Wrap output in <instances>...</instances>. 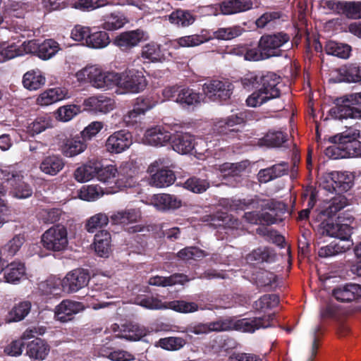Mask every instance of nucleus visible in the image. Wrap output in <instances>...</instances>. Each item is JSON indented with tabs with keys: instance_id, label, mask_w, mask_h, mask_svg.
Wrapping results in <instances>:
<instances>
[{
	"instance_id": "nucleus-40",
	"label": "nucleus",
	"mask_w": 361,
	"mask_h": 361,
	"mask_svg": "<svg viewBox=\"0 0 361 361\" xmlns=\"http://www.w3.org/2000/svg\"><path fill=\"white\" fill-rule=\"evenodd\" d=\"M140 214L135 209H129L118 211L113 214L111 217V221L114 224L127 225L131 223H135L140 219Z\"/></svg>"
},
{
	"instance_id": "nucleus-20",
	"label": "nucleus",
	"mask_w": 361,
	"mask_h": 361,
	"mask_svg": "<svg viewBox=\"0 0 361 361\" xmlns=\"http://www.w3.org/2000/svg\"><path fill=\"white\" fill-rule=\"evenodd\" d=\"M171 140V133L160 126L147 129L144 135L145 142L155 147L164 146Z\"/></svg>"
},
{
	"instance_id": "nucleus-34",
	"label": "nucleus",
	"mask_w": 361,
	"mask_h": 361,
	"mask_svg": "<svg viewBox=\"0 0 361 361\" xmlns=\"http://www.w3.org/2000/svg\"><path fill=\"white\" fill-rule=\"evenodd\" d=\"M99 169V161H89L75 171L74 177L76 180L80 183L89 181L94 177L97 178V170Z\"/></svg>"
},
{
	"instance_id": "nucleus-49",
	"label": "nucleus",
	"mask_w": 361,
	"mask_h": 361,
	"mask_svg": "<svg viewBox=\"0 0 361 361\" xmlns=\"http://www.w3.org/2000/svg\"><path fill=\"white\" fill-rule=\"evenodd\" d=\"M117 173L118 169L116 166L113 165H108L104 167L99 161V169L97 170V178L99 181L108 185L112 183L117 185Z\"/></svg>"
},
{
	"instance_id": "nucleus-4",
	"label": "nucleus",
	"mask_w": 361,
	"mask_h": 361,
	"mask_svg": "<svg viewBox=\"0 0 361 361\" xmlns=\"http://www.w3.org/2000/svg\"><path fill=\"white\" fill-rule=\"evenodd\" d=\"M41 242L47 250L54 252L64 250L68 244L66 228L61 224L51 226L42 234Z\"/></svg>"
},
{
	"instance_id": "nucleus-32",
	"label": "nucleus",
	"mask_w": 361,
	"mask_h": 361,
	"mask_svg": "<svg viewBox=\"0 0 361 361\" xmlns=\"http://www.w3.org/2000/svg\"><path fill=\"white\" fill-rule=\"evenodd\" d=\"M211 39L212 37L207 36L204 33V31H202L200 34H195L179 37L172 42V46L174 48L193 47L201 45L209 41Z\"/></svg>"
},
{
	"instance_id": "nucleus-43",
	"label": "nucleus",
	"mask_w": 361,
	"mask_h": 361,
	"mask_svg": "<svg viewBox=\"0 0 361 361\" xmlns=\"http://www.w3.org/2000/svg\"><path fill=\"white\" fill-rule=\"evenodd\" d=\"M325 51L329 55L346 59L350 55L351 47L347 44L329 41L325 46Z\"/></svg>"
},
{
	"instance_id": "nucleus-30",
	"label": "nucleus",
	"mask_w": 361,
	"mask_h": 361,
	"mask_svg": "<svg viewBox=\"0 0 361 361\" xmlns=\"http://www.w3.org/2000/svg\"><path fill=\"white\" fill-rule=\"evenodd\" d=\"M49 352V345L47 342L39 338L27 343L26 353L31 357L36 360H44Z\"/></svg>"
},
{
	"instance_id": "nucleus-38",
	"label": "nucleus",
	"mask_w": 361,
	"mask_h": 361,
	"mask_svg": "<svg viewBox=\"0 0 361 361\" xmlns=\"http://www.w3.org/2000/svg\"><path fill=\"white\" fill-rule=\"evenodd\" d=\"M44 75L39 69H32L25 73L23 78V86L29 90H37L45 84Z\"/></svg>"
},
{
	"instance_id": "nucleus-3",
	"label": "nucleus",
	"mask_w": 361,
	"mask_h": 361,
	"mask_svg": "<svg viewBox=\"0 0 361 361\" xmlns=\"http://www.w3.org/2000/svg\"><path fill=\"white\" fill-rule=\"evenodd\" d=\"M329 115L335 119L361 118V92L335 99Z\"/></svg>"
},
{
	"instance_id": "nucleus-50",
	"label": "nucleus",
	"mask_w": 361,
	"mask_h": 361,
	"mask_svg": "<svg viewBox=\"0 0 361 361\" xmlns=\"http://www.w3.org/2000/svg\"><path fill=\"white\" fill-rule=\"evenodd\" d=\"M287 140V134L280 130H269L261 140L262 145L267 147H280Z\"/></svg>"
},
{
	"instance_id": "nucleus-51",
	"label": "nucleus",
	"mask_w": 361,
	"mask_h": 361,
	"mask_svg": "<svg viewBox=\"0 0 361 361\" xmlns=\"http://www.w3.org/2000/svg\"><path fill=\"white\" fill-rule=\"evenodd\" d=\"M279 302V298L276 294H265L261 296L253 304V308L257 312H265L276 307Z\"/></svg>"
},
{
	"instance_id": "nucleus-17",
	"label": "nucleus",
	"mask_w": 361,
	"mask_h": 361,
	"mask_svg": "<svg viewBox=\"0 0 361 361\" xmlns=\"http://www.w3.org/2000/svg\"><path fill=\"white\" fill-rule=\"evenodd\" d=\"M85 309L84 305L80 302L71 300H63L55 308V317L61 322H66L73 319V316Z\"/></svg>"
},
{
	"instance_id": "nucleus-52",
	"label": "nucleus",
	"mask_w": 361,
	"mask_h": 361,
	"mask_svg": "<svg viewBox=\"0 0 361 361\" xmlns=\"http://www.w3.org/2000/svg\"><path fill=\"white\" fill-rule=\"evenodd\" d=\"M198 308V305L194 302H187L183 300L166 302V309L180 313H192L197 311Z\"/></svg>"
},
{
	"instance_id": "nucleus-60",
	"label": "nucleus",
	"mask_w": 361,
	"mask_h": 361,
	"mask_svg": "<svg viewBox=\"0 0 361 361\" xmlns=\"http://www.w3.org/2000/svg\"><path fill=\"white\" fill-rule=\"evenodd\" d=\"M25 242V238L23 234L15 235L2 247L4 255H6V257H13L19 251Z\"/></svg>"
},
{
	"instance_id": "nucleus-45",
	"label": "nucleus",
	"mask_w": 361,
	"mask_h": 361,
	"mask_svg": "<svg viewBox=\"0 0 361 361\" xmlns=\"http://www.w3.org/2000/svg\"><path fill=\"white\" fill-rule=\"evenodd\" d=\"M128 20L120 13H113L104 18L102 27L104 30L113 31L123 27Z\"/></svg>"
},
{
	"instance_id": "nucleus-8",
	"label": "nucleus",
	"mask_w": 361,
	"mask_h": 361,
	"mask_svg": "<svg viewBox=\"0 0 361 361\" xmlns=\"http://www.w3.org/2000/svg\"><path fill=\"white\" fill-rule=\"evenodd\" d=\"M246 115L245 112L233 114L225 119L215 123L213 127L214 133L220 135H224L227 138L235 137L239 130L233 128L245 122Z\"/></svg>"
},
{
	"instance_id": "nucleus-37",
	"label": "nucleus",
	"mask_w": 361,
	"mask_h": 361,
	"mask_svg": "<svg viewBox=\"0 0 361 361\" xmlns=\"http://www.w3.org/2000/svg\"><path fill=\"white\" fill-rule=\"evenodd\" d=\"M154 206L161 211L176 209L181 206V200L175 195L169 194H159L154 196Z\"/></svg>"
},
{
	"instance_id": "nucleus-46",
	"label": "nucleus",
	"mask_w": 361,
	"mask_h": 361,
	"mask_svg": "<svg viewBox=\"0 0 361 361\" xmlns=\"http://www.w3.org/2000/svg\"><path fill=\"white\" fill-rule=\"evenodd\" d=\"M61 281L59 279L50 277L38 283V290L42 295H58L61 290Z\"/></svg>"
},
{
	"instance_id": "nucleus-59",
	"label": "nucleus",
	"mask_w": 361,
	"mask_h": 361,
	"mask_svg": "<svg viewBox=\"0 0 361 361\" xmlns=\"http://www.w3.org/2000/svg\"><path fill=\"white\" fill-rule=\"evenodd\" d=\"M243 32V29L238 25L227 27H219L213 32V37L219 40H231Z\"/></svg>"
},
{
	"instance_id": "nucleus-55",
	"label": "nucleus",
	"mask_w": 361,
	"mask_h": 361,
	"mask_svg": "<svg viewBox=\"0 0 361 361\" xmlns=\"http://www.w3.org/2000/svg\"><path fill=\"white\" fill-rule=\"evenodd\" d=\"M109 222V216L104 213H98L90 217L85 224L88 233H94L97 229L106 226Z\"/></svg>"
},
{
	"instance_id": "nucleus-54",
	"label": "nucleus",
	"mask_w": 361,
	"mask_h": 361,
	"mask_svg": "<svg viewBox=\"0 0 361 361\" xmlns=\"http://www.w3.org/2000/svg\"><path fill=\"white\" fill-rule=\"evenodd\" d=\"M276 257V255L274 250L267 247H258L254 250L249 255V258L251 260H255L257 262H274Z\"/></svg>"
},
{
	"instance_id": "nucleus-5",
	"label": "nucleus",
	"mask_w": 361,
	"mask_h": 361,
	"mask_svg": "<svg viewBox=\"0 0 361 361\" xmlns=\"http://www.w3.org/2000/svg\"><path fill=\"white\" fill-rule=\"evenodd\" d=\"M324 188L338 195L349 190L353 185V176L347 172L331 171L324 176Z\"/></svg>"
},
{
	"instance_id": "nucleus-48",
	"label": "nucleus",
	"mask_w": 361,
	"mask_h": 361,
	"mask_svg": "<svg viewBox=\"0 0 361 361\" xmlns=\"http://www.w3.org/2000/svg\"><path fill=\"white\" fill-rule=\"evenodd\" d=\"M61 49L59 44L52 39L44 40L40 44L38 57L42 60H49Z\"/></svg>"
},
{
	"instance_id": "nucleus-36",
	"label": "nucleus",
	"mask_w": 361,
	"mask_h": 361,
	"mask_svg": "<svg viewBox=\"0 0 361 361\" xmlns=\"http://www.w3.org/2000/svg\"><path fill=\"white\" fill-rule=\"evenodd\" d=\"M254 276L255 284L259 289L269 291L276 286L277 276L273 272L265 269H260Z\"/></svg>"
},
{
	"instance_id": "nucleus-22",
	"label": "nucleus",
	"mask_w": 361,
	"mask_h": 361,
	"mask_svg": "<svg viewBox=\"0 0 361 361\" xmlns=\"http://www.w3.org/2000/svg\"><path fill=\"white\" fill-rule=\"evenodd\" d=\"M23 176L17 171L8 173L6 180L13 189L14 196L19 199H25L32 195V189L29 184L23 180Z\"/></svg>"
},
{
	"instance_id": "nucleus-44",
	"label": "nucleus",
	"mask_w": 361,
	"mask_h": 361,
	"mask_svg": "<svg viewBox=\"0 0 361 361\" xmlns=\"http://www.w3.org/2000/svg\"><path fill=\"white\" fill-rule=\"evenodd\" d=\"M110 39L108 33L104 31H90L87 38L86 46L92 49H102L108 46Z\"/></svg>"
},
{
	"instance_id": "nucleus-62",
	"label": "nucleus",
	"mask_w": 361,
	"mask_h": 361,
	"mask_svg": "<svg viewBox=\"0 0 361 361\" xmlns=\"http://www.w3.org/2000/svg\"><path fill=\"white\" fill-rule=\"evenodd\" d=\"M158 345L161 348L176 351L181 349L186 344V341L180 337H166L160 338L158 342Z\"/></svg>"
},
{
	"instance_id": "nucleus-14",
	"label": "nucleus",
	"mask_w": 361,
	"mask_h": 361,
	"mask_svg": "<svg viewBox=\"0 0 361 361\" xmlns=\"http://www.w3.org/2000/svg\"><path fill=\"white\" fill-rule=\"evenodd\" d=\"M132 143L131 133L121 130L114 133L108 137L106 147L111 153H121L128 149Z\"/></svg>"
},
{
	"instance_id": "nucleus-47",
	"label": "nucleus",
	"mask_w": 361,
	"mask_h": 361,
	"mask_svg": "<svg viewBox=\"0 0 361 361\" xmlns=\"http://www.w3.org/2000/svg\"><path fill=\"white\" fill-rule=\"evenodd\" d=\"M136 171L129 164L121 166L117 173V185L121 187H128L133 183V179L135 177Z\"/></svg>"
},
{
	"instance_id": "nucleus-29",
	"label": "nucleus",
	"mask_w": 361,
	"mask_h": 361,
	"mask_svg": "<svg viewBox=\"0 0 361 361\" xmlns=\"http://www.w3.org/2000/svg\"><path fill=\"white\" fill-rule=\"evenodd\" d=\"M150 174L149 184L157 188L171 185L176 180V175L171 169L156 170Z\"/></svg>"
},
{
	"instance_id": "nucleus-35",
	"label": "nucleus",
	"mask_w": 361,
	"mask_h": 361,
	"mask_svg": "<svg viewBox=\"0 0 361 361\" xmlns=\"http://www.w3.org/2000/svg\"><path fill=\"white\" fill-rule=\"evenodd\" d=\"M25 274L26 269L25 264L18 261L11 262L4 269V278L6 281L10 283H16L22 279H25Z\"/></svg>"
},
{
	"instance_id": "nucleus-64",
	"label": "nucleus",
	"mask_w": 361,
	"mask_h": 361,
	"mask_svg": "<svg viewBox=\"0 0 361 361\" xmlns=\"http://www.w3.org/2000/svg\"><path fill=\"white\" fill-rule=\"evenodd\" d=\"M183 186L185 189L192 192L202 193L209 187V183L206 180L192 177L184 183Z\"/></svg>"
},
{
	"instance_id": "nucleus-10",
	"label": "nucleus",
	"mask_w": 361,
	"mask_h": 361,
	"mask_svg": "<svg viewBox=\"0 0 361 361\" xmlns=\"http://www.w3.org/2000/svg\"><path fill=\"white\" fill-rule=\"evenodd\" d=\"M252 3L250 0H224L219 5L209 6L210 13L217 16L219 13L230 15L243 12L250 9Z\"/></svg>"
},
{
	"instance_id": "nucleus-41",
	"label": "nucleus",
	"mask_w": 361,
	"mask_h": 361,
	"mask_svg": "<svg viewBox=\"0 0 361 361\" xmlns=\"http://www.w3.org/2000/svg\"><path fill=\"white\" fill-rule=\"evenodd\" d=\"M186 276L183 274H174L169 276H155L149 279V284L156 286H171L176 284H183L186 280Z\"/></svg>"
},
{
	"instance_id": "nucleus-13",
	"label": "nucleus",
	"mask_w": 361,
	"mask_h": 361,
	"mask_svg": "<svg viewBox=\"0 0 361 361\" xmlns=\"http://www.w3.org/2000/svg\"><path fill=\"white\" fill-rule=\"evenodd\" d=\"M90 275L87 270L76 269L68 272L61 282L63 288H68L69 292H77L87 285Z\"/></svg>"
},
{
	"instance_id": "nucleus-23",
	"label": "nucleus",
	"mask_w": 361,
	"mask_h": 361,
	"mask_svg": "<svg viewBox=\"0 0 361 361\" xmlns=\"http://www.w3.org/2000/svg\"><path fill=\"white\" fill-rule=\"evenodd\" d=\"M144 60V63H157L161 62L164 59L161 54L160 46L155 42H150L145 44L142 49L141 57H137L133 65L136 66H141L140 62Z\"/></svg>"
},
{
	"instance_id": "nucleus-9",
	"label": "nucleus",
	"mask_w": 361,
	"mask_h": 361,
	"mask_svg": "<svg viewBox=\"0 0 361 361\" xmlns=\"http://www.w3.org/2000/svg\"><path fill=\"white\" fill-rule=\"evenodd\" d=\"M145 69H126L122 75L121 87L131 93H138L143 91L147 85L144 75Z\"/></svg>"
},
{
	"instance_id": "nucleus-6",
	"label": "nucleus",
	"mask_w": 361,
	"mask_h": 361,
	"mask_svg": "<svg viewBox=\"0 0 361 361\" xmlns=\"http://www.w3.org/2000/svg\"><path fill=\"white\" fill-rule=\"evenodd\" d=\"M290 40L288 35L277 32L273 35H265L261 37L258 47L265 51L268 58L281 54V48Z\"/></svg>"
},
{
	"instance_id": "nucleus-25",
	"label": "nucleus",
	"mask_w": 361,
	"mask_h": 361,
	"mask_svg": "<svg viewBox=\"0 0 361 361\" xmlns=\"http://www.w3.org/2000/svg\"><path fill=\"white\" fill-rule=\"evenodd\" d=\"M194 135L188 133H181L175 135L172 140L173 149L181 154H188L195 148Z\"/></svg>"
},
{
	"instance_id": "nucleus-16",
	"label": "nucleus",
	"mask_w": 361,
	"mask_h": 361,
	"mask_svg": "<svg viewBox=\"0 0 361 361\" xmlns=\"http://www.w3.org/2000/svg\"><path fill=\"white\" fill-rule=\"evenodd\" d=\"M148 39L149 35L146 32L137 29L121 33L114 39V44L121 49H127L136 47L140 42Z\"/></svg>"
},
{
	"instance_id": "nucleus-27",
	"label": "nucleus",
	"mask_w": 361,
	"mask_h": 361,
	"mask_svg": "<svg viewBox=\"0 0 361 361\" xmlns=\"http://www.w3.org/2000/svg\"><path fill=\"white\" fill-rule=\"evenodd\" d=\"M166 18L171 25L177 27H189L196 20L195 16L191 11L181 8L172 11Z\"/></svg>"
},
{
	"instance_id": "nucleus-2",
	"label": "nucleus",
	"mask_w": 361,
	"mask_h": 361,
	"mask_svg": "<svg viewBox=\"0 0 361 361\" xmlns=\"http://www.w3.org/2000/svg\"><path fill=\"white\" fill-rule=\"evenodd\" d=\"M281 82V78L273 72H268L261 76L249 72L241 79L244 88H259L262 93L268 96L269 100L281 96V90L279 87Z\"/></svg>"
},
{
	"instance_id": "nucleus-19",
	"label": "nucleus",
	"mask_w": 361,
	"mask_h": 361,
	"mask_svg": "<svg viewBox=\"0 0 361 361\" xmlns=\"http://www.w3.org/2000/svg\"><path fill=\"white\" fill-rule=\"evenodd\" d=\"M332 295L341 302H350L361 298V286L357 283H345L333 289Z\"/></svg>"
},
{
	"instance_id": "nucleus-7",
	"label": "nucleus",
	"mask_w": 361,
	"mask_h": 361,
	"mask_svg": "<svg viewBox=\"0 0 361 361\" xmlns=\"http://www.w3.org/2000/svg\"><path fill=\"white\" fill-rule=\"evenodd\" d=\"M360 135V130L349 128L341 134L334 135L332 139L343 141L342 147H345L347 158L360 157H361V142L358 140Z\"/></svg>"
},
{
	"instance_id": "nucleus-18",
	"label": "nucleus",
	"mask_w": 361,
	"mask_h": 361,
	"mask_svg": "<svg viewBox=\"0 0 361 361\" xmlns=\"http://www.w3.org/2000/svg\"><path fill=\"white\" fill-rule=\"evenodd\" d=\"M83 109L95 113L106 114L114 108V101L104 95L90 97L83 102Z\"/></svg>"
},
{
	"instance_id": "nucleus-39",
	"label": "nucleus",
	"mask_w": 361,
	"mask_h": 361,
	"mask_svg": "<svg viewBox=\"0 0 361 361\" xmlns=\"http://www.w3.org/2000/svg\"><path fill=\"white\" fill-rule=\"evenodd\" d=\"M99 353L101 356L111 361H132L135 360V356L130 353L123 350H116L106 345H104L99 348Z\"/></svg>"
},
{
	"instance_id": "nucleus-31",
	"label": "nucleus",
	"mask_w": 361,
	"mask_h": 361,
	"mask_svg": "<svg viewBox=\"0 0 361 361\" xmlns=\"http://www.w3.org/2000/svg\"><path fill=\"white\" fill-rule=\"evenodd\" d=\"M63 159L57 155H51L44 157L39 165L42 172L49 176H56L64 167Z\"/></svg>"
},
{
	"instance_id": "nucleus-58",
	"label": "nucleus",
	"mask_w": 361,
	"mask_h": 361,
	"mask_svg": "<svg viewBox=\"0 0 361 361\" xmlns=\"http://www.w3.org/2000/svg\"><path fill=\"white\" fill-rule=\"evenodd\" d=\"M331 136L329 138V141L332 143L331 146H329L325 149V154L331 159H345L347 158V154L345 151V147H342L343 145V140H334Z\"/></svg>"
},
{
	"instance_id": "nucleus-12",
	"label": "nucleus",
	"mask_w": 361,
	"mask_h": 361,
	"mask_svg": "<svg viewBox=\"0 0 361 361\" xmlns=\"http://www.w3.org/2000/svg\"><path fill=\"white\" fill-rule=\"evenodd\" d=\"M202 89L207 96L216 97L225 101L231 97L233 85L227 80H211L203 85Z\"/></svg>"
},
{
	"instance_id": "nucleus-1",
	"label": "nucleus",
	"mask_w": 361,
	"mask_h": 361,
	"mask_svg": "<svg viewBox=\"0 0 361 361\" xmlns=\"http://www.w3.org/2000/svg\"><path fill=\"white\" fill-rule=\"evenodd\" d=\"M354 221L353 216H348L345 219L340 215L334 221L328 219L322 222L319 231L322 235L338 238V242L333 241L330 244L321 247L318 251L320 257L326 258L333 257L350 250L353 245L350 240L353 227L350 224Z\"/></svg>"
},
{
	"instance_id": "nucleus-24",
	"label": "nucleus",
	"mask_w": 361,
	"mask_h": 361,
	"mask_svg": "<svg viewBox=\"0 0 361 361\" xmlns=\"http://www.w3.org/2000/svg\"><path fill=\"white\" fill-rule=\"evenodd\" d=\"M68 97V89L65 87L50 88L39 94L37 99V103L40 106H48Z\"/></svg>"
},
{
	"instance_id": "nucleus-15",
	"label": "nucleus",
	"mask_w": 361,
	"mask_h": 361,
	"mask_svg": "<svg viewBox=\"0 0 361 361\" xmlns=\"http://www.w3.org/2000/svg\"><path fill=\"white\" fill-rule=\"evenodd\" d=\"M264 207L269 209L271 213H260L259 224L269 226L283 221V216L286 212V205L284 203L272 200Z\"/></svg>"
},
{
	"instance_id": "nucleus-53",
	"label": "nucleus",
	"mask_w": 361,
	"mask_h": 361,
	"mask_svg": "<svg viewBox=\"0 0 361 361\" xmlns=\"http://www.w3.org/2000/svg\"><path fill=\"white\" fill-rule=\"evenodd\" d=\"M177 99L178 103L182 105L191 106L200 102V94L192 89L181 86Z\"/></svg>"
},
{
	"instance_id": "nucleus-63",
	"label": "nucleus",
	"mask_w": 361,
	"mask_h": 361,
	"mask_svg": "<svg viewBox=\"0 0 361 361\" xmlns=\"http://www.w3.org/2000/svg\"><path fill=\"white\" fill-rule=\"evenodd\" d=\"M21 55H23L22 49L15 43L3 42L0 44V56L2 58L1 60H9Z\"/></svg>"
},
{
	"instance_id": "nucleus-42",
	"label": "nucleus",
	"mask_w": 361,
	"mask_h": 361,
	"mask_svg": "<svg viewBox=\"0 0 361 361\" xmlns=\"http://www.w3.org/2000/svg\"><path fill=\"white\" fill-rule=\"evenodd\" d=\"M145 336L146 331L144 328L137 324H129L122 326L119 337L130 341H137Z\"/></svg>"
},
{
	"instance_id": "nucleus-33",
	"label": "nucleus",
	"mask_w": 361,
	"mask_h": 361,
	"mask_svg": "<svg viewBox=\"0 0 361 361\" xmlns=\"http://www.w3.org/2000/svg\"><path fill=\"white\" fill-rule=\"evenodd\" d=\"M86 148L87 144L83 138L75 136L66 140L61 146V152L64 156L73 157L84 152Z\"/></svg>"
},
{
	"instance_id": "nucleus-57",
	"label": "nucleus",
	"mask_w": 361,
	"mask_h": 361,
	"mask_svg": "<svg viewBox=\"0 0 361 361\" xmlns=\"http://www.w3.org/2000/svg\"><path fill=\"white\" fill-rule=\"evenodd\" d=\"M31 309V302L22 301L16 304L9 312V322H19L23 319Z\"/></svg>"
},
{
	"instance_id": "nucleus-11",
	"label": "nucleus",
	"mask_w": 361,
	"mask_h": 361,
	"mask_svg": "<svg viewBox=\"0 0 361 361\" xmlns=\"http://www.w3.org/2000/svg\"><path fill=\"white\" fill-rule=\"evenodd\" d=\"M274 317V314H269L262 317L243 318L238 319L235 322V326L243 332L254 333L259 329H266L271 326Z\"/></svg>"
},
{
	"instance_id": "nucleus-26",
	"label": "nucleus",
	"mask_w": 361,
	"mask_h": 361,
	"mask_svg": "<svg viewBox=\"0 0 361 361\" xmlns=\"http://www.w3.org/2000/svg\"><path fill=\"white\" fill-rule=\"evenodd\" d=\"M333 8L348 18L361 19V1H336L333 2Z\"/></svg>"
},
{
	"instance_id": "nucleus-28",
	"label": "nucleus",
	"mask_w": 361,
	"mask_h": 361,
	"mask_svg": "<svg viewBox=\"0 0 361 361\" xmlns=\"http://www.w3.org/2000/svg\"><path fill=\"white\" fill-rule=\"evenodd\" d=\"M111 237L109 232L101 230L95 234L94 247L97 255L101 257H108L111 251Z\"/></svg>"
},
{
	"instance_id": "nucleus-56",
	"label": "nucleus",
	"mask_w": 361,
	"mask_h": 361,
	"mask_svg": "<svg viewBox=\"0 0 361 361\" xmlns=\"http://www.w3.org/2000/svg\"><path fill=\"white\" fill-rule=\"evenodd\" d=\"M51 127V119L48 116H38L27 127V132L32 136L39 134Z\"/></svg>"
},
{
	"instance_id": "nucleus-21",
	"label": "nucleus",
	"mask_w": 361,
	"mask_h": 361,
	"mask_svg": "<svg viewBox=\"0 0 361 361\" xmlns=\"http://www.w3.org/2000/svg\"><path fill=\"white\" fill-rule=\"evenodd\" d=\"M289 171V164L286 161H281L270 167L260 169L257 173L258 181L267 183L276 178L287 175Z\"/></svg>"
},
{
	"instance_id": "nucleus-61",
	"label": "nucleus",
	"mask_w": 361,
	"mask_h": 361,
	"mask_svg": "<svg viewBox=\"0 0 361 361\" xmlns=\"http://www.w3.org/2000/svg\"><path fill=\"white\" fill-rule=\"evenodd\" d=\"M136 303L149 310H165L166 302H163L160 299L154 296L140 295L136 298Z\"/></svg>"
}]
</instances>
